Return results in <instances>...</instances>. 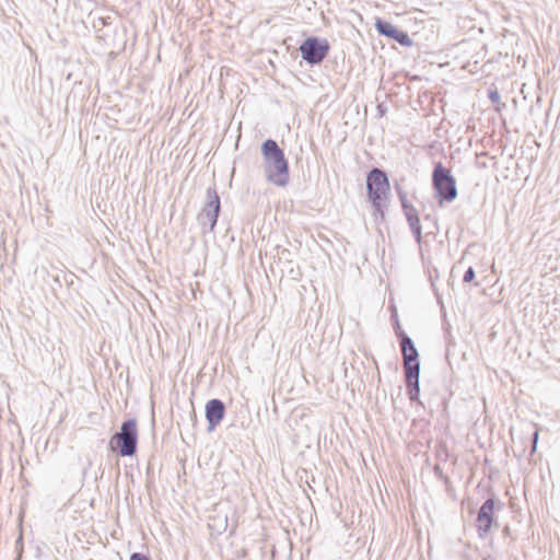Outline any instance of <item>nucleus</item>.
I'll use <instances>...</instances> for the list:
<instances>
[{
    "label": "nucleus",
    "instance_id": "3",
    "mask_svg": "<svg viewBox=\"0 0 560 560\" xmlns=\"http://www.w3.org/2000/svg\"><path fill=\"white\" fill-rule=\"evenodd\" d=\"M401 352L404 357V369L407 386L410 388V397L413 398L419 393V362L418 351L411 339L404 336L401 339Z\"/></svg>",
    "mask_w": 560,
    "mask_h": 560
},
{
    "label": "nucleus",
    "instance_id": "11",
    "mask_svg": "<svg viewBox=\"0 0 560 560\" xmlns=\"http://www.w3.org/2000/svg\"><path fill=\"white\" fill-rule=\"evenodd\" d=\"M402 209L407 220L418 214L417 209L406 200H402Z\"/></svg>",
    "mask_w": 560,
    "mask_h": 560
},
{
    "label": "nucleus",
    "instance_id": "9",
    "mask_svg": "<svg viewBox=\"0 0 560 560\" xmlns=\"http://www.w3.org/2000/svg\"><path fill=\"white\" fill-rule=\"evenodd\" d=\"M477 528L480 536H486L490 528V501H486L477 517Z\"/></svg>",
    "mask_w": 560,
    "mask_h": 560
},
{
    "label": "nucleus",
    "instance_id": "4",
    "mask_svg": "<svg viewBox=\"0 0 560 560\" xmlns=\"http://www.w3.org/2000/svg\"><path fill=\"white\" fill-rule=\"evenodd\" d=\"M138 430L135 420L125 421L120 432L114 434L109 441L112 451H117L121 456H132L137 450Z\"/></svg>",
    "mask_w": 560,
    "mask_h": 560
},
{
    "label": "nucleus",
    "instance_id": "15",
    "mask_svg": "<svg viewBox=\"0 0 560 560\" xmlns=\"http://www.w3.org/2000/svg\"><path fill=\"white\" fill-rule=\"evenodd\" d=\"M500 95L497 91L492 90V106L497 105L499 103Z\"/></svg>",
    "mask_w": 560,
    "mask_h": 560
},
{
    "label": "nucleus",
    "instance_id": "7",
    "mask_svg": "<svg viewBox=\"0 0 560 560\" xmlns=\"http://www.w3.org/2000/svg\"><path fill=\"white\" fill-rule=\"evenodd\" d=\"M375 27L380 34L395 39L402 46H410L412 44L409 35L406 32L398 30L389 22L383 21L382 19H376Z\"/></svg>",
    "mask_w": 560,
    "mask_h": 560
},
{
    "label": "nucleus",
    "instance_id": "14",
    "mask_svg": "<svg viewBox=\"0 0 560 560\" xmlns=\"http://www.w3.org/2000/svg\"><path fill=\"white\" fill-rule=\"evenodd\" d=\"M130 560H150V558L145 555L135 552L131 555Z\"/></svg>",
    "mask_w": 560,
    "mask_h": 560
},
{
    "label": "nucleus",
    "instance_id": "13",
    "mask_svg": "<svg viewBox=\"0 0 560 560\" xmlns=\"http://www.w3.org/2000/svg\"><path fill=\"white\" fill-rule=\"evenodd\" d=\"M474 277H475V272H474L472 268H469L464 275V281L470 282L474 279Z\"/></svg>",
    "mask_w": 560,
    "mask_h": 560
},
{
    "label": "nucleus",
    "instance_id": "6",
    "mask_svg": "<svg viewBox=\"0 0 560 560\" xmlns=\"http://www.w3.org/2000/svg\"><path fill=\"white\" fill-rule=\"evenodd\" d=\"M329 48V43L326 39H318L317 37H307L300 45L302 58L312 65L322 62L326 58Z\"/></svg>",
    "mask_w": 560,
    "mask_h": 560
},
{
    "label": "nucleus",
    "instance_id": "2",
    "mask_svg": "<svg viewBox=\"0 0 560 560\" xmlns=\"http://www.w3.org/2000/svg\"><path fill=\"white\" fill-rule=\"evenodd\" d=\"M366 188L369 200L375 210L383 215V208L390 191L387 175L378 168H373L366 176Z\"/></svg>",
    "mask_w": 560,
    "mask_h": 560
},
{
    "label": "nucleus",
    "instance_id": "8",
    "mask_svg": "<svg viewBox=\"0 0 560 560\" xmlns=\"http://www.w3.org/2000/svg\"><path fill=\"white\" fill-rule=\"evenodd\" d=\"M224 405L219 399H211L206 405V418L210 424V428L213 429L217 427L224 417Z\"/></svg>",
    "mask_w": 560,
    "mask_h": 560
},
{
    "label": "nucleus",
    "instance_id": "1",
    "mask_svg": "<svg viewBox=\"0 0 560 560\" xmlns=\"http://www.w3.org/2000/svg\"><path fill=\"white\" fill-rule=\"evenodd\" d=\"M261 153L268 180L284 186L289 179V165L283 151L275 140L268 139L261 145Z\"/></svg>",
    "mask_w": 560,
    "mask_h": 560
},
{
    "label": "nucleus",
    "instance_id": "16",
    "mask_svg": "<svg viewBox=\"0 0 560 560\" xmlns=\"http://www.w3.org/2000/svg\"><path fill=\"white\" fill-rule=\"evenodd\" d=\"M537 440H538V431L536 430V431L533 433V452L536 450Z\"/></svg>",
    "mask_w": 560,
    "mask_h": 560
},
{
    "label": "nucleus",
    "instance_id": "5",
    "mask_svg": "<svg viewBox=\"0 0 560 560\" xmlns=\"http://www.w3.org/2000/svg\"><path fill=\"white\" fill-rule=\"evenodd\" d=\"M433 187L436 191L439 203L451 202L457 196L456 180L451 171L442 163H438L432 174Z\"/></svg>",
    "mask_w": 560,
    "mask_h": 560
},
{
    "label": "nucleus",
    "instance_id": "12",
    "mask_svg": "<svg viewBox=\"0 0 560 560\" xmlns=\"http://www.w3.org/2000/svg\"><path fill=\"white\" fill-rule=\"evenodd\" d=\"M210 206L213 208V215L217 217L220 208L219 198L215 196L214 199L210 202Z\"/></svg>",
    "mask_w": 560,
    "mask_h": 560
},
{
    "label": "nucleus",
    "instance_id": "10",
    "mask_svg": "<svg viewBox=\"0 0 560 560\" xmlns=\"http://www.w3.org/2000/svg\"><path fill=\"white\" fill-rule=\"evenodd\" d=\"M407 221L409 223V226H410V229H411V231H412L417 242L421 243V240H422V226H421L419 214L408 219Z\"/></svg>",
    "mask_w": 560,
    "mask_h": 560
}]
</instances>
